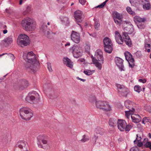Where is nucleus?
Listing matches in <instances>:
<instances>
[{"instance_id":"obj_59","label":"nucleus","mask_w":151,"mask_h":151,"mask_svg":"<svg viewBox=\"0 0 151 151\" xmlns=\"http://www.w3.org/2000/svg\"><path fill=\"white\" fill-rule=\"evenodd\" d=\"M23 2V0H20L19 2V4L20 5H21L22 2Z\"/></svg>"},{"instance_id":"obj_19","label":"nucleus","mask_w":151,"mask_h":151,"mask_svg":"<svg viewBox=\"0 0 151 151\" xmlns=\"http://www.w3.org/2000/svg\"><path fill=\"white\" fill-rule=\"evenodd\" d=\"M114 37L117 43L119 44H122L124 42V40L121 35L118 31L114 32Z\"/></svg>"},{"instance_id":"obj_8","label":"nucleus","mask_w":151,"mask_h":151,"mask_svg":"<svg viewBox=\"0 0 151 151\" xmlns=\"http://www.w3.org/2000/svg\"><path fill=\"white\" fill-rule=\"evenodd\" d=\"M118 93L121 96L126 97L129 93L128 89L125 86L120 84L116 85Z\"/></svg>"},{"instance_id":"obj_32","label":"nucleus","mask_w":151,"mask_h":151,"mask_svg":"<svg viewBox=\"0 0 151 151\" xmlns=\"http://www.w3.org/2000/svg\"><path fill=\"white\" fill-rule=\"evenodd\" d=\"M123 40H124L125 43L127 45L129 46H131L132 45V42L129 37L127 38H124V37Z\"/></svg>"},{"instance_id":"obj_5","label":"nucleus","mask_w":151,"mask_h":151,"mask_svg":"<svg viewBox=\"0 0 151 151\" xmlns=\"http://www.w3.org/2000/svg\"><path fill=\"white\" fill-rule=\"evenodd\" d=\"M95 105L97 109H100L105 112L111 110V107L107 102L101 100H96L95 101Z\"/></svg>"},{"instance_id":"obj_29","label":"nucleus","mask_w":151,"mask_h":151,"mask_svg":"<svg viewBox=\"0 0 151 151\" xmlns=\"http://www.w3.org/2000/svg\"><path fill=\"white\" fill-rule=\"evenodd\" d=\"M144 47L145 51H147L148 52L150 51L151 44H150L149 42H147L146 40L145 42Z\"/></svg>"},{"instance_id":"obj_27","label":"nucleus","mask_w":151,"mask_h":151,"mask_svg":"<svg viewBox=\"0 0 151 151\" xmlns=\"http://www.w3.org/2000/svg\"><path fill=\"white\" fill-rule=\"evenodd\" d=\"M60 19L63 24L66 26L68 25L69 22L67 17L64 16H61L60 17Z\"/></svg>"},{"instance_id":"obj_6","label":"nucleus","mask_w":151,"mask_h":151,"mask_svg":"<svg viewBox=\"0 0 151 151\" xmlns=\"http://www.w3.org/2000/svg\"><path fill=\"white\" fill-rule=\"evenodd\" d=\"M17 42L21 47L27 46L29 44V37L25 34H21L19 36Z\"/></svg>"},{"instance_id":"obj_51","label":"nucleus","mask_w":151,"mask_h":151,"mask_svg":"<svg viewBox=\"0 0 151 151\" xmlns=\"http://www.w3.org/2000/svg\"><path fill=\"white\" fill-rule=\"evenodd\" d=\"M139 82L140 83H145L146 82V80L145 79H139L138 80Z\"/></svg>"},{"instance_id":"obj_22","label":"nucleus","mask_w":151,"mask_h":151,"mask_svg":"<svg viewBox=\"0 0 151 151\" xmlns=\"http://www.w3.org/2000/svg\"><path fill=\"white\" fill-rule=\"evenodd\" d=\"M133 103L129 100L126 101L124 102V105L126 107L132 112H134L135 111L133 107Z\"/></svg>"},{"instance_id":"obj_34","label":"nucleus","mask_w":151,"mask_h":151,"mask_svg":"<svg viewBox=\"0 0 151 151\" xmlns=\"http://www.w3.org/2000/svg\"><path fill=\"white\" fill-rule=\"evenodd\" d=\"M93 140L95 144L97 143H98L99 144H100L101 142V140L99 138V137L96 135L94 136Z\"/></svg>"},{"instance_id":"obj_14","label":"nucleus","mask_w":151,"mask_h":151,"mask_svg":"<svg viewBox=\"0 0 151 151\" xmlns=\"http://www.w3.org/2000/svg\"><path fill=\"white\" fill-rule=\"evenodd\" d=\"M71 40L76 43H78L80 41V34L74 31H72L71 34Z\"/></svg>"},{"instance_id":"obj_10","label":"nucleus","mask_w":151,"mask_h":151,"mask_svg":"<svg viewBox=\"0 0 151 151\" xmlns=\"http://www.w3.org/2000/svg\"><path fill=\"white\" fill-rule=\"evenodd\" d=\"M37 144L40 148H43L41 142L43 144H47V137L45 134H40L37 137Z\"/></svg>"},{"instance_id":"obj_39","label":"nucleus","mask_w":151,"mask_h":151,"mask_svg":"<svg viewBox=\"0 0 151 151\" xmlns=\"http://www.w3.org/2000/svg\"><path fill=\"white\" fill-rule=\"evenodd\" d=\"M143 5V7L144 9L146 10H148L150 9V4L149 3H147Z\"/></svg>"},{"instance_id":"obj_3","label":"nucleus","mask_w":151,"mask_h":151,"mask_svg":"<svg viewBox=\"0 0 151 151\" xmlns=\"http://www.w3.org/2000/svg\"><path fill=\"white\" fill-rule=\"evenodd\" d=\"M20 116L24 120H29L33 115L32 110L27 107H23L19 110Z\"/></svg>"},{"instance_id":"obj_54","label":"nucleus","mask_w":151,"mask_h":151,"mask_svg":"<svg viewBox=\"0 0 151 151\" xmlns=\"http://www.w3.org/2000/svg\"><path fill=\"white\" fill-rule=\"evenodd\" d=\"M140 2L141 3L145 4L148 2V0H140Z\"/></svg>"},{"instance_id":"obj_62","label":"nucleus","mask_w":151,"mask_h":151,"mask_svg":"<svg viewBox=\"0 0 151 151\" xmlns=\"http://www.w3.org/2000/svg\"><path fill=\"white\" fill-rule=\"evenodd\" d=\"M149 137H150V138H151V135L149 133Z\"/></svg>"},{"instance_id":"obj_38","label":"nucleus","mask_w":151,"mask_h":151,"mask_svg":"<svg viewBox=\"0 0 151 151\" xmlns=\"http://www.w3.org/2000/svg\"><path fill=\"white\" fill-rule=\"evenodd\" d=\"M127 10L128 12L132 15H135V13L133 11L131 8L129 7H128L127 8Z\"/></svg>"},{"instance_id":"obj_2","label":"nucleus","mask_w":151,"mask_h":151,"mask_svg":"<svg viewBox=\"0 0 151 151\" xmlns=\"http://www.w3.org/2000/svg\"><path fill=\"white\" fill-rule=\"evenodd\" d=\"M23 28L27 31H32L36 27L35 22L32 19L27 17L23 19L21 23Z\"/></svg>"},{"instance_id":"obj_11","label":"nucleus","mask_w":151,"mask_h":151,"mask_svg":"<svg viewBox=\"0 0 151 151\" xmlns=\"http://www.w3.org/2000/svg\"><path fill=\"white\" fill-rule=\"evenodd\" d=\"M72 49V53L74 57L78 58L82 55V50L81 48L77 45H74L70 49Z\"/></svg>"},{"instance_id":"obj_55","label":"nucleus","mask_w":151,"mask_h":151,"mask_svg":"<svg viewBox=\"0 0 151 151\" xmlns=\"http://www.w3.org/2000/svg\"><path fill=\"white\" fill-rule=\"evenodd\" d=\"M79 2L82 5H84L86 3V1L85 0H79Z\"/></svg>"},{"instance_id":"obj_12","label":"nucleus","mask_w":151,"mask_h":151,"mask_svg":"<svg viewBox=\"0 0 151 151\" xmlns=\"http://www.w3.org/2000/svg\"><path fill=\"white\" fill-rule=\"evenodd\" d=\"M37 96H38L39 95L36 91L30 93L27 96L25 100L27 102L32 104L34 103L35 97L37 98Z\"/></svg>"},{"instance_id":"obj_20","label":"nucleus","mask_w":151,"mask_h":151,"mask_svg":"<svg viewBox=\"0 0 151 151\" xmlns=\"http://www.w3.org/2000/svg\"><path fill=\"white\" fill-rule=\"evenodd\" d=\"M95 58L97 59V60L101 62L102 63H103L104 59L103 56V53L100 49L97 50L95 54Z\"/></svg>"},{"instance_id":"obj_50","label":"nucleus","mask_w":151,"mask_h":151,"mask_svg":"<svg viewBox=\"0 0 151 151\" xmlns=\"http://www.w3.org/2000/svg\"><path fill=\"white\" fill-rule=\"evenodd\" d=\"M130 151H139L137 147H133L131 148Z\"/></svg>"},{"instance_id":"obj_60","label":"nucleus","mask_w":151,"mask_h":151,"mask_svg":"<svg viewBox=\"0 0 151 151\" xmlns=\"http://www.w3.org/2000/svg\"><path fill=\"white\" fill-rule=\"evenodd\" d=\"M70 44L69 42H67L65 45V46H70Z\"/></svg>"},{"instance_id":"obj_7","label":"nucleus","mask_w":151,"mask_h":151,"mask_svg":"<svg viewBox=\"0 0 151 151\" xmlns=\"http://www.w3.org/2000/svg\"><path fill=\"white\" fill-rule=\"evenodd\" d=\"M104 49L105 52L109 53L112 51V43L111 39L108 37H105L103 40Z\"/></svg>"},{"instance_id":"obj_49","label":"nucleus","mask_w":151,"mask_h":151,"mask_svg":"<svg viewBox=\"0 0 151 151\" xmlns=\"http://www.w3.org/2000/svg\"><path fill=\"white\" fill-rule=\"evenodd\" d=\"M106 3L105 2H104L103 3H102L101 4L99 5L98 6H96L95 8H98V7L101 8H102L105 5Z\"/></svg>"},{"instance_id":"obj_1","label":"nucleus","mask_w":151,"mask_h":151,"mask_svg":"<svg viewBox=\"0 0 151 151\" xmlns=\"http://www.w3.org/2000/svg\"><path fill=\"white\" fill-rule=\"evenodd\" d=\"M24 59L27 62L25 65V69L28 71L35 73L37 70V66L39 64L36 59V56L34 53L31 51L26 53L24 52L23 55Z\"/></svg>"},{"instance_id":"obj_61","label":"nucleus","mask_w":151,"mask_h":151,"mask_svg":"<svg viewBox=\"0 0 151 151\" xmlns=\"http://www.w3.org/2000/svg\"><path fill=\"white\" fill-rule=\"evenodd\" d=\"M22 151H29L28 150H27V148H26V150H25V149H24L23 150H22Z\"/></svg>"},{"instance_id":"obj_48","label":"nucleus","mask_w":151,"mask_h":151,"mask_svg":"<svg viewBox=\"0 0 151 151\" xmlns=\"http://www.w3.org/2000/svg\"><path fill=\"white\" fill-rule=\"evenodd\" d=\"M141 139V138L140 137H138V135H137V138L135 140H134V144H136V142H137L140 141Z\"/></svg>"},{"instance_id":"obj_57","label":"nucleus","mask_w":151,"mask_h":151,"mask_svg":"<svg viewBox=\"0 0 151 151\" xmlns=\"http://www.w3.org/2000/svg\"><path fill=\"white\" fill-rule=\"evenodd\" d=\"M77 79H79V80H80L81 81H83V82H84L85 81V79H82V78H80L78 77H77Z\"/></svg>"},{"instance_id":"obj_47","label":"nucleus","mask_w":151,"mask_h":151,"mask_svg":"<svg viewBox=\"0 0 151 151\" xmlns=\"http://www.w3.org/2000/svg\"><path fill=\"white\" fill-rule=\"evenodd\" d=\"M47 65L48 69L49 71L50 72H52V70L51 68V63L49 62L47 63Z\"/></svg>"},{"instance_id":"obj_23","label":"nucleus","mask_w":151,"mask_h":151,"mask_svg":"<svg viewBox=\"0 0 151 151\" xmlns=\"http://www.w3.org/2000/svg\"><path fill=\"white\" fill-rule=\"evenodd\" d=\"M63 61L65 65L70 68L73 67V64L71 60L67 57H64L63 59Z\"/></svg>"},{"instance_id":"obj_46","label":"nucleus","mask_w":151,"mask_h":151,"mask_svg":"<svg viewBox=\"0 0 151 151\" xmlns=\"http://www.w3.org/2000/svg\"><path fill=\"white\" fill-rule=\"evenodd\" d=\"M85 49L86 52H88L90 50V46L89 44H86L85 46Z\"/></svg>"},{"instance_id":"obj_33","label":"nucleus","mask_w":151,"mask_h":151,"mask_svg":"<svg viewBox=\"0 0 151 151\" xmlns=\"http://www.w3.org/2000/svg\"><path fill=\"white\" fill-rule=\"evenodd\" d=\"M89 139V138L88 136L84 135L82 136V138L80 141L83 143H84L88 141Z\"/></svg>"},{"instance_id":"obj_42","label":"nucleus","mask_w":151,"mask_h":151,"mask_svg":"<svg viewBox=\"0 0 151 151\" xmlns=\"http://www.w3.org/2000/svg\"><path fill=\"white\" fill-rule=\"evenodd\" d=\"M31 9V8L30 6H28L26 8V10L23 13V14L24 15H26L27 14L29 13L30 12Z\"/></svg>"},{"instance_id":"obj_40","label":"nucleus","mask_w":151,"mask_h":151,"mask_svg":"<svg viewBox=\"0 0 151 151\" xmlns=\"http://www.w3.org/2000/svg\"><path fill=\"white\" fill-rule=\"evenodd\" d=\"M100 24L99 21H96L95 22L94 27L96 30H98L100 27Z\"/></svg>"},{"instance_id":"obj_15","label":"nucleus","mask_w":151,"mask_h":151,"mask_svg":"<svg viewBox=\"0 0 151 151\" xmlns=\"http://www.w3.org/2000/svg\"><path fill=\"white\" fill-rule=\"evenodd\" d=\"M47 24L49 26L48 27L47 25L45 24H43L42 26V29L43 31L44 32L45 35L48 37L50 36V35L51 34V33H52V32H50L49 31L50 26H52V24L51 22H48Z\"/></svg>"},{"instance_id":"obj_36","label":"nucleus","mask_w":151,"mask_h":151,"mask_svg":"<svg viewBox=\"0 0 151 151\" xmlns=\"http://www.w3.org/2000/svg\"><path fill=\"white\" fill-rule=\"evenodd\" d=\"M134 89L135 91L138 93H139L142 90L141 87L139 85H136L134 86Z\"/></svg>"},{"instance_id":"obj_16","label":"nucleus","mask_w":151,"mask_h":151,"mask_svg":"<svg viewBox=\"0 0 151 151\" xmlns=\"http://www.w3.org/2000/svg\"><path fill=\"white\" fill-rule=\"evenodd\" d=\"M16 147L21 149L20 151H22H22L24 149L26 150V148L28 147V145L26 141L20 140L17 142Z\"/></svg>"},{"instance_id":"obj_58","label":"nucleus","mask_w":151,"mask_h":151,"mask_svg":"<svg viewBox=\"0 0 151 151\" xmlns=\"http://www.w3.org/2000/svg\"><path fill=\"white\" fill-rule=\"evenodd\" d=\"M7 32V29H5L3 30V33L4 34L6 33Z\"/></svg>"},{"instance_id":"obj_56","label":"nucleus","mask_w":151,"mask_h":151,"mask_svg":"<svg viewBox=\"0 0 151 151\" xmlns=\"http://www.w3.org/2000/svg\"><path fill=\"white\" fill-rule=\"evenodd\" d=\"M9 55L10 56L12 60L13 61L14 59V55L11 54H9Z\"/></svg>"},{"instance_id":"obj_25","label":"nucleus","mask_w":151,"mask_h":151,"mask_svg":"<svg viewBox=\"0 0 151 151\" xmlns=\"http://www.w3.org/2000/svg\"><path fill=\"white\" fill-rule=\"evenodd\" d=\"M92 61L93 63L95 64V66L98 69L100 70L101 69L102 67V63L99 62V61H98L96 59H92Z\"/></svg>"},{"instance_id":"obj_31","label":"nucleus","mask_w":151,"mask_h":151,"mask_svg":"<svg viewBox=\"0 0 151 151\" xmlns=\"http://www.w3.org/2000/svg\"><path fill=\"white\" fill-rule=\"evenodd\" d=\"M116 122L117 121L116 119L112 118L110 119L109 121V125L111 127H114L116 126Z\"/></svg>"},{"instance_id":"obj_43","label":"nucleus","mask_w":151,"mask_h":151,"mask_svg":"<svg viewBox=\"0 0 151 151\" xmlns=\"http://www.w3.org/2000/svg\"><path fill=\"white\" fill-rule=\"evenodd\" d=\"M143 145L145 147H150V146H151V143L149 142H145V141H144L143 142Z\"/></svg>"},{"instance_id":"obj_41","label":"nucleus","mask_w":151,"mask_h":151,"mask_svg":"<svg viewBox=\"0 0 151 151\" xmlns=\"http://www.w3.org/2000/svg\"><path fill=\"white\" fill-rule=\"evenodd\" d=\"M134 112H134H132L131 111H129H129H125V113L126 116L127 118L128 119L129 118L130 115Z\"/></svg>"},{"instance_id":"obj_35","label":"nucleus","mask_w":151,"mask_h":151,"mask_svg":"<svg viewBox=\"0 0 151 151\" xmlns=\"http://www.w3.org/2000/svg\"><path fill=\"white\" fill-rule=\"evenodd\" d=\"M150 120L147 117H145L142 120V123L144 124H148L150 123Z\"/></svg>"},{"instance_id":"obj_9","label":"nucleus","mask_w":151,"mask_h":151,"mask_svg":"<svg viewBox=\"0 0 151 151\" xmlns=\"http://www.w3.org/2000/svg\"><path fill=\"white\" fill-rule=\"evenodd\" d=\"M114 21L117 25L120 26L123 20V15L122 14L116 11H114L112 13Z\"/></svg>"},{"instance_id":"obj_45","label":"nucleus","mask_w":151,"mask_h":151,"mask_svg":"<svg viewBox=\"0 0 151 151\" xmlns=\"http://www.w3.org/2000/svg\"><path fill=\"white\" fill-rule=\"evenodd\" d=\"M128 34H129L128 33V32L127 31V32H123L122 35L123 36V37H124V38H127L128 37H129V36L128 35Z\"/></svg>"},{"instance_id":"obj_53","label":"nucleus","mask_w":151,"mask_h":151,"mask_svg":"<svg viewBox=\"0 0 151 151\" xmlns=\"http://www.w3.org/2000/svg\"><path fill=\"white\" fill-rule=\"evenodd\" d=\"M135 54L138 57H140L141 55V52L140 51H137L136 52Z\"/></svg>"},{"instance_id":"obj_21","label":"nucleus","mask_w":151,"mask_h":151,"mask_svg":"<svg viewBox=\"0 0 151 151\" xmlns=\"http://www.w3.org/2000/svg\"><path fill=\"white\" fill-rule=\"evenodd\" d=\"M81 16L82 13L81 11L78 10L75 12L74 17L77 22H80L83 21V18Z\"/></svg>"},{"instance_id":"obj_52","label":"nucleus","mask_w":151,"mask_h":151,"mask_svg":"<svg viewBox=\"0 0 151 151\" xmlns=\"http://www.w3.org/2000/svg\"><path fill=\"white\" fill-rule=\"evenodd\" d=\"M135 144H137L138 146L139 147H141L142 145H143V142L142 143L141 142H136V143Z\"/></svg>"},{"instance_id":"obj_30","label":"nucleus","mask_w":151,"mask_h":151,"mask_svg":"<svg viewBox=\"0 0 151 151\" xmlns=\"http://www.w3.org/2000/svg\"><path fill=\"white\" fill-rule=\"evenodd\" d=\"M95 132L97 134L102 135L104 133L105 131L103 128L99 127H98L96 128Z\"/></svg>"},{"instance_id":"obj_26","label":"nucleus","mask_w":151,"mask_h":151,"mask_svg":"<svg viewBox=\"0 0 151 151\" xmlns=\"http://www.w3.org/2000/svg\"><path fill=\"white\" fill-rule=\"evenodd\" d=\"M12 41V39L11 37H7L3 40V43L4 45H7L11 44Z\"/></svg>"},{"instance_id":"obj_28","label":"nucleus","mask_w":151,"mask_h":151,"mask_svg":"<svg viewBox=\"0 0 151 151\" xmlns=\"http://www.w3.org/2000/svg\"><path fill=\"white\" fill-rule=\"evenodd\" d=\"M134 22L139 23L144 22L146 21V19L145 18H141L137 16H136L134 17Z\"/></svg>"},{"instance_id":"obj_44","label":"nucleus","mask_w":151,"mask_h":151,"mask_svg":"<svg viewBox=\"0 0 151 151\" xmlns=\"http://www.w3.org/2000/svg\"><path fill=\"white\" fill-rule=\"evenodd\" d=\"M137 26L139 29H144L145 27L144 24L140 23L137 25Z\"/></svg>"},{"instance_id":"obj_37","label":"nucleus","mask_w":151,"mask_h":151,"mask_svg":"<svg viewBox=\"0 0 151 151\" xmlns=\"http://www.w3.org/2000/svg\"><path fill=\"white\" fill-rule=\"evenodd\" d=\"M93 70H84L83 72L86 75L90 76L93 73Z\"/></svg>"},{"instance_id":"obj_4","label":"nucleus","mask_w":151,"mask_h":151,"mask_svg":"<svg viewBox=\"0 0 151 151\" xmlns=\"http://www.w3.org/2000/svg\"><path fill=\"white\" fill-rule=\"evenodd\" d=\"M117 127L121 131L128 132L132 128V126L130 124H127L126 122L124 120L118 119L117 121Z\"/></svg>"},{"instance_id":"obj_17","label":"nucleus","mask_w":151,"mask_h":151,"mask_svg":"<svg viewBox=\"0 0 151 151\" xmlns=\"http://www.w3.org/2000/svg\"><path fill=\"white\" fill-rule=\"evenodd\" d=\"M123 61V60L120 58L116 57L115 58V62L116 65L121 71L124 70Z\"/></svg>"},{"instance_id":"obj_24","label":"nucleus","mask_w":151,"mask_h":151,"mask_svg":"<svg viewBox=\"0 0 151 151\" xmlns=\"http://www.w3.org/2000/svg\"><path fill=\"white\" fill-rule=\"evenodd\" d=\"M132 121L136 123H138L141 121V118L138 115L132 114L131 116Z\"/></svg>"},{"instance_id":"obj_63","label":"nucleus","mask_w":151,"mask_h":151,"mask_svg":"<svg viewBox=\"0 0 151 151\" xmlns=\"http://www.w3.org/2000/svg\"><path fill=\"white\" fill-rule=\"evenodd\" d=\"M148 111L150 113H151V110H149V109L148 110Z\"/></svg>"},{"instance_id":"obj_64","label":"nucleus","mask_w":151,"mask_h":151,"mask_svg":"<svg viewBox=\"0 0 151 151\" xmlns=\"http://www.w3.org/2000/svg\"><path fill=\"white\" fill-rule=\"evenodd\" d=\"M4 55V54H1V55H0V56H2V55Z\"/></svg>"},{"instance_id":"obj_13","label":"nucleus","mask_w":151,"mask_h":151,"mask_svg":"<svg viewBox=\"0 0 151 151\" xmlns=\"http://www.w3.org/2000/svg\"><path fill=\"white\" fill-rule=\"evenodd\" d=\"M124 54L126 60L128 62L129 66L133 68L134 66V60L132 57V55L129 52H125Z\"/></svg>"},{"instance_id":"obj_18","label":"nucleus","mask_w":151,"mask_h":151,"mask_svg":"<svg viewBox=\"0 0 151 151\" xmlns=\"http://www.w3.org/2000/svg\"><path fill=\"white\" fill-rule=\"evenodd\" d=\"M124 29L128 32V33L132 34L134 31L133 26L130 23H124Z\"/></svg>"}]
</instances>
